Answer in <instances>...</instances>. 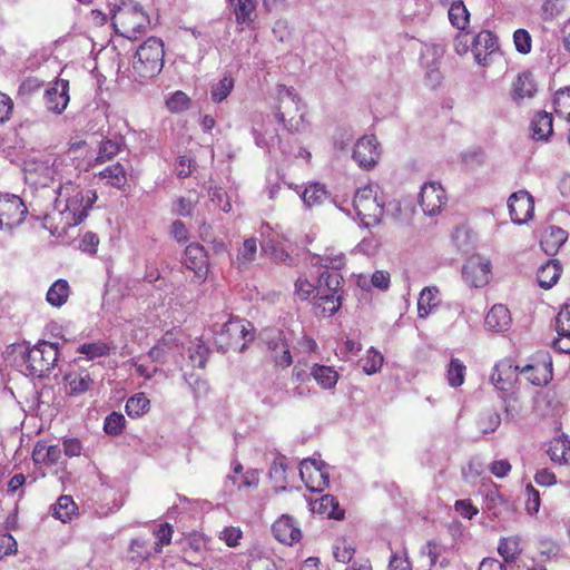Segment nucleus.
I'll use <instances>...</instances> for the list:
<instances>
[{
	"label": "nucleus",
	"mask_w": 570,
	"mask_h": 570,
	"mask_svg": "<svg viewBox=\"0 0 570 570\" xmlns=\"http://www.w3.org/2000/svg\"><path fill=\"white\" fill-rule=\"evenodd\" d=\"M274 362L282 367H288L293 363L289 346L282 334L274 342H269Z\"/></svg>",
	"instance_id": "35"
},
{
	"label": "nucleus",
	"mask_w": 570,
	"mask_h": 570,
	"mask_svg": "<svg viewBox=\"0 0 570 570\" xmlns=\"http://www.w3.org/2000/svg\"><path fill=\"white\" fill-rule=\"evenodd\" d=\"M166 105L171 112H180L189 108L190 99L185 92L178 90L169 97Z\"/></svg>",
	"instance_id": "57"
},
{
	"label": "nucleus",
	"mask_w": 570,
	"mask_h": 570,
	"mask_svg": "<svg viewBox=\"0 0 570 570\" xmlns=\"http://www.w3.org/2000/svg\"><path fill=\"white\" fill-rule=\"evenodd\" d=\"M183 264L194 273L195 282L202 284L209 273V256L205 247L198 243L189 244L184 253Z\"/></svg>",
	"instance_id": "13"
},
{
	"label": "nucleus",
	"mask_w": 570,
	"mask_h": 570,
	"mask_svg": "<svg viewBox=\"0 0 570 570\" xmlns=\"http://www.w3.org/2000/svg\"><path fill=\"white\" fill-rule=\"evenodd\" d=\"M275 539L287 546H293L301 541L303 534L295 520L288 515H281L272 525Z\"/></svg>",
	"instance_id": "18"
},
{
	"label": "nucleus",
	"mask_w": 570,
	"mask_h": 570,
	"mask_svg": "<svg viewBox=\"0 0 570 570\" xmlns=\"http://www.w3.org/2000/svg\"><path fill=\"white\" fill-rule=\"evenodd\" d=\"M527 381L535 386L548 384L552 380V358L547 352L537 353L531 363L520 368Z\"/></svg>",
	"instance_id": "10"
},
{
	"label": "nucleus",
	"mask_w": 570,
	"mask_h": 570,
	"mask_svg": "<svg viewBox=\"0 0 570 570\" xmlns=\"http://www.w3.org/2000/svg\"><path fill=\"white\" fill-rule=\"evenodd\" d=\"M532 137L535 140H548L553 134L552 114L538 111L531 121Z\"/></svg>",
	"instance_id": "30"
},
{
	"label": "nucleus",
	"mask_w": 570,
	"mask_h": 570,
	"mask_svg": "<svg viewBox=\"0 0 570 570\" xmlns=\"http://www.w3.org/2000/svg\"><path fill=\"white\" fill-rule=\"evenodd\" d=\"M27 213V206L19 196L0 194V228L21 224Z\"/></svg>",
	"instance_id": "14"
},
{
	"label": "nucleus",
	"mask_w": 570,
	"mask_h": 570,
	"mask_svg": "<svg viewBox=\"0 0 570 570\" xmlns=\"http://www.w3.org/2000/svg\"><path fill=\"white\" fill-rule=\"evenodd\" d=\"M472 53L478 65L487 67L500 57L497 36L490 30L479 32L472 42Z\"/></svg>",
	"instance_id": "12"
},
{
	"label": "nucleus",
	"mask_w": 570,
	"mask_h": 570,
	"mask_svg": "<svg viewBox=\"0 0 570 570\" xmlns=\"http://www.w3.org/2000/svg\"><path fill=\"white\" fill-rule=\"evenodd\" d=\"M360 361L362 362L363 372L367 375H372L382 368L384 356L381 352L371 347L366 352L365 356H363Z\"/></svg>",
	"instance_id": "43"
},
{
	"label": "nucleus",
	"mask_w": 570,
	"mask_h": 570,
	"mask_svg": "<svg viewBox=\"0 0 570 570\" xmlns=\"http://www.w3.org/2000/svg\"><path fill=\"white\" fill-rule=\"evenodd\" d=\"M22 360L27 375L37 379L48 376L59 360L58 344L40 341L23 353Z\"/></svg>",
	"instance_id": "3"
},
{
	"label": "nucleus",
	"mask_w": 570,
	"mask_h": 570,
	"mask_svg": "<svg viewBox=\"0 0 570 570\" xmlns=\"http://www.w3.org/2000/svg\"><path fill=\"white\" fill-rule=\"evenodd\" d=\"M81 171L73 160H55L52 181L58 183L55 207L43 218V226L53 236L67 234L70 227L81 224L97 202L94 189H82Z\"/></svg>",
	"instance_id": "1"
},
{
	"label": "nucleus",
	"mask_w": 570,
	"mask_h": 570,
	"mask_svg": "<svg viewBox=\"0 0 570 570\" xmlns=\"http://www.w3.org/2000/svg\"><path fill=\"white\" fill-rule=\"evenodd\" d=\"M214 333L219 336L220 343L232 348H245L248 342L255 338L254 327L250 322L230 316L222 325L214 324Z\"/></svg>",
	"instance_id": "7"
},
{
	"label": "nucleus",
	"mask_w": 570,
	"mask_h": 570,
	"mask_svg": "<svg viewBox=\"0 0 570 570\" xmlns=\"http://www.w3.org/2000/svg\"><path fill=\"white\" fill-rule=\"evenodd\" d=\"M446 200L445 190L440 184L431 181L422 186L419 202L426 215L439 214Z\"/></svg>",
	"instance_id": "16"
},
{
	"label": "nucleus",
	"mask_w": 570,
	"mask_h": 570,
	"mask_svg": "<svg viewBox=\"0 0 570 570\" xmlns=\"http://www.w3.org/2000/svg\"><path fill=\"white\" fill-rule=\"evenodd\" d=\"M466 367L459 358H452L448 371L446 379L452 387H459L463 384Z\"/></svg>",
	"instance_id": "47"
},
{
	"label": "nucleus",
	"mask_w": 570,
	"mask_h": 570,
	"mask_svg": "<svg viewBox=\"0 0 570 570\" xmlns=\"http://www.w3.org/2000/svg\"><path fill=\"white\" fill-rule=\"evenodd\" d=\"M318 291V281L311 283L306 277H298L295 282V293L301 299H314Z\"/></svg>",
	"instance_id": "53"
},
{
	"label": "nucleus",
	"mask_w": 570,
	"mask_h": 570,
	"mask_svg": "<svg viewBox=\"0 0 570 570\" xmlns=\"http://www.w3.org/2000/svg\"><path fill=\"white\" fill-rule=\"evenodd\" d=\"M513 43L518 52L527 55L532 49V38L528 30L517 29L513 33Z\"/></svg>",
	"instance_id": "58"
},
{
	"label": "nucleus",
	"mask_w": 570,
	"mask_h": 570,
	"mask_svg": "<svg viewBox=\"0 0 570 570\" xmlns=\"http://www.w3.org/2000/svg\"><path fill=\"white\" fill-rule=\"evenodd\" d=\"M70 296V286L66 279H57L48 289L46 299L53 307L65 305Z\"/></svg>",
	"instance_id": "34"
},
{
	"label": "nucleus",
	"mask_w": 570,
	"mask_h": 570,
	"mask_svg": "<svg viewBox=\"0 0 570 570\" xmlns=\"http://www.w3.org/2000/svg\"><path fill=\"white\" fill-rule=\"evenodd\" d=\"M538 551L543 560H549L558 554L559 546L554 540L546 538L539 541Z\"/></svg>",
	"instance_id": "64"
},
{
	"label": "nucleus",
	"mask_w": 570,
	"mask_h": 570,
	"mask_svg": "<svg viewBox=\"0 0 570 570\" xmlns=\"http://www.w3.org/2000/svg\"><path fill=\"white\" fill-rule=\"evenodd\" d=\"M537 92V83L531 72L525 71L518 76L512 86V98L520 101L525 98L534 97Z\"/></svg>",
	"instance_id": "28"
},
{
	"label": "nucleus",
	"mask_w": 570,
	"mask_h": 570,
	"mask_svg": "<svg viewBox=\"0 0 570 570\" xmlns=\"http://www.w3.org/2000/svg\"><path fill=\"white\" fill-rule=\"evenodd\" d=\"M120 150L119 145L112 140H105L100 144L98 155L95 159L96 165H101L114 158Z\"/></svg>",
	"instance_id": "55"
},
{
	"label": "nucleus",
	"mask_w": 570,
	"mask_h": 570,
	"mask_svg": "<svg viewBox=\"0 0 570 570\" xmlns=\"http://www.w3.org/2000/svg\"><path fill=\"white\" fill-rule=\"evenodd\" d=\"M540 493L539 491L532 485L528 484L525 487V509L529 513H537L540 509Z\"/></svg>",
	"instance_id": "62"
},
{
	"label": "nucleus",
	"mask_w": 570,
	"mask_h": 570,
	"mask_svg": "<svg viewBox=\"0 0 570 570\" xmlns=\"http://www.w3.org/2000/svg\"><path fill=\"white\" fill-rule=\"evenodd\" d=\"M234 88V79L230 76H225L216 85L213 86L210 95L214 102H222L225 100Z\"/></svg>",
	"instance_id": "52"
},
{
	"label": "nucleus",
	"mask_w": 570,
	"mask_h": 570,
	"mask_svg": "<svg viewBox=\"0 0 570 570\" xmlns=\"http://www.w3.org/2000/svg\"><path fill=\"white\" fill-rule=\"evenodd\" d=\"M556 331L558 337L553 341V347L570 354V305L562 306L556 316Z\"/></svg>",
	"instance_id": "22"
},
{
	"label": "nucleus",
	"mask_w": 570,
	"mask_h": 570,
	"mask_svg": "<svg viewBox=\"0 0 570 570\" xmlns=\"http://www.w3.org/2000/svg\"><path fill=\"white\" fill-rule=\"evenodd\" d=\"M129 553L134 561H145L151 556L147 541L141 539L131 540Z\"/></svg>",
	"instance_id": "59"
},
{
	"label": "nucleus",
	"mask_w": 570,
	"mask_h": 570,
	"mask_svg": "<svg viewBox=\"0 0 570 570\" xmlns=\"http://www.w3.org/2000/svg\"><path fill=\"white\" fill-rule=\"evenodd\" d=\"M504 413L505 419L509 421H515L523 417L525 413L523 400L515 393L507 395L504 399Z\"/></svg>",
	"instance_id": "42"
},
{
	"label": "nucleus",
	"mask_w": 570,
	"mask_h": 570,
	"mask_svg": "<svg viewBox=\"0 0 570 570\" xmlns=\"http://www.w3.org/2000/svg\"><path fill=\"white\" fill-rule=\"evenodd\" d=\"M562 272V267L557 259H550L546 264L541 265L538 271V283L539 286L546 289L551 288L557 284Z\"/></svg>",
	"instance_id": "31"
},
{
	"label": "nucleus",
	"mask_w": 570,
	"mask_h": 570,
	"mask_svg": "<svg viewBox=\"0 0 570 570\" xmlns=\"http://www.w3.org/2000/svg\"><path fill=\"white\" fill-rule=\"evenodd\" d=\"M520 368L511 358H503L494 365L490 380L498 390L510 391L518 380Z\"/></svg>",
	"instance_id": "17"
},
{
	"label": "nucleus",
	"mask_w": 570,
	"mask_h": 570,
	"mask_svg": "<svg viewBox=\"0 0 570 570\" xmlns=\"http://www.w3.org/2000/svg\"><path fill=\"white\" fill-rule=\"evenodd\" d=\"M509 214L514 224H524L533 217L534 199L527 190H518L508 199Z\"/></svg>",
	"instance_id": "15"
},
{
	"label": "nucleus",
	"mask_w": 570,
	"mask_h": 570,
	"mask_svg": "<svg viewBox=\"0 0 570 570\" xmlns=\"http://www.w3.org/2000/svg\"><path fill=\"white\" fill-rule=\"evenodd\" d=\"M299 475L305 487L311 492H322L330 484V474L324 462L314 459L303 460Z\"/></svg>",
	"instance_id": "9"
},
{
	"label": "nucleus",
	"mask_w": 570,
	"mask_h": 570,
	"mask_svg": "<svg viewBox=\"0 0 570 570\" xmlns=\"http://www.w3.org/2000/svg\"><path fill=\"white\" fill-rule=\"evenodd\" d=\"M491 274V262L479 254L471 255L463 265V279L473 287H484L488 285Z\"/></svg>",
	"instance_id": "11"
},
{
	"label": "nucleus",
	"mask_w": 570,
	"mask_h": 570,
	"mask_svg": "<svg viewBox=\"0 0 570 570\" xmlns=\"http://www.w3.org/2000/svg\"><path fill=\"white\" fill-rule=\"evenodd\" d=\"M570 453V442L561 438L552 439L547 449V454L552 462L557 464L568 463V455Z\"/></svg>",
	"instance_id": "37"
},
{
	"label": "nucleus",
	"mask_w": 570,
	"mask_h": 570,
	"mask_svg": "<svg viewBox=\"0 0 570 570\" xmlns=\"http://www.w3.org/2000/svg\"><path fill=\"white\" fill-rule=\"evenodd\" d=\"M66 393L70 396H78L90 390L94 380L87 370L70 368L63 375Z\"/></svg>",
	"instance_id": "20"
},
{
	"label": "nucleus",
	"mask_w": 570,
	"mask_h": 570,
	"mask_svg": "<svg viewBox=\"0 0 570 570\" xmlns=\"http://www.w3.org/2000/svg\"><path fill=\"white\" fill-rule=\"evenodd\" d=\"M302 198L309 207L320 205L326 198L325 187L318 183L311 184L305 188Z\"/></svg>",
	"instance_id": "51"
},
{
	"label": "nucleus",
	"mask_w": 570,
	"mask_h": 570,
	"mask_svg": "<svg viewBox=\"0 0 570 570\" xmlns=\"http://www.w3.org/2000/svg\"><path fill=\"white\" fill-rule=\"evenodd\" d=\"M343 258L337 257L325 264V269L318 275V291L313 299L314 313L318 317H330L341 307L340 284L342 276L338 269Z\"/></svg>",
	"instance_id": "2"
},
{
	"label": "nucleus",
	"mask_w": 570,
	"mask_h": 570,
	"mask_svg": "<svg viewBox=\"0 0 570 570\" xmlns=\"http://www.w3.org/2000/svg\"><path fill=\"white\" fill-rule=\"evenodd\" d=\"M497 550L505 563H513L523 552L522 538L519 534L502 537Z\"/></svg>",
	"instance_id": "27"
},
{
	"label": "nucleus",
	"mask_w": 570,
	"mask_h": 570,
	"mask_svg": "<svg viewBox=\"0 0 570 570\" xmlns=\"http://www.w3.org/2000/svg\"><path fill=\"white\" fill-rule=\"evenodd\" d=\"M125 416L118 412H111L105 419L104 430L107 434L119 435L125 426Z\"/></svg>",
	"instance_id": "54"
},
{
	"label": "nucleus",
	"mask_w": 570,
	"mask_h": 570,
	"mask_svg": "<svg viewBox=\"0 0 570 570\" xmlns=\"http://www.w3.org/2000/svg\"><path fill=\"white\" fill-rule=\"evenodd\" d=\"M262 252L269 256L275 262H284L288 258V253L284 248L283 244L278 239V235L272 230L268 225H263L261 228Z\"/></svg>",
	"instance_id": "21"
},
{
	"label": "nucleus",
	"mask_w": 570,
	"mask_h": 570,
	"mask_svg": "<svg viewBox=\"0 0 570 570\" xmlns=\"http://www.w3.org/2000/svg\"><path fill=\"white\" fill-rule=\"evenodd\" d=\"M448 14L451 24L459 30H465L470 23V12L463 0L458 3L453 2V4H450Z\"/></svg>",
	"instance_id": "40"
},
{
	"label": "nucleus",
	"mask_w": 570,
	"mask_h": 570,
	"mask_svg": "<svg viewBox=\"0 0 570 570\" xmlns=\"http://www.w3.org/2000/svg\"><path fill=\"white\" fill-rule=\"evenodd\" d=\"M149 404L150 402L144 393L135 394L126 403V413L130 417H139L148 411Z\"/></svg>",
	"instance_id": "45"
},
{
	"label": "nucleus",
	"mask_w": 570,
	"mask_h": 570,
	"mask_svg": "<svg viewBox=\"0 0 570 570\" xmlns=\"http://www.w3.org/2000/svg\"><path fill=\"white\" fill-rule=\"evenodd\" d=\"M384 213V199L377 185L358 188V219L366 228L377 226Z\"/></svg>",
	"instance_id": "8"
},
{
	"label": "nucleus",
	"mask_w": 570,
	"mask_h": 570,
	"mask_svg": "<svg viewBox=\"0 0 570 570\" xmlns=\"http://www.w3.org/2000/svg\"><path fill=\"white\" fill-rule=\"evenodd\" d=\"M109 352L110 347L108 344L101 341L83 343L78 347V353L86 355L88 360L106 356Z\"/></svg>",
	"instance_id": "50"
},
{
	"label": "nucleus",
	"mask_w": 570,
	"mask_h": 570,
	"mask_svg": "<svg viewBox=\"0 0 570 570\" xmlns=\"http://www.w3.org/2000/svg\"><path fill=\"white\" fill-rule=\"evenodd\" d=\"M78 507L70 495H61L53 507V515L62 522H68L77 513Z\"/></svg>",
	"instance_id": "41"
},
{
	"label": "nucleus",
	"mask_w": 570,
	"mask_h": 570,
	"mask_svg": "<svg viewBox=\"0 0 570 570\" xmlns=\"http://www.w3.org/2000/svg\"><path fill=\"white\" fill-rule=\"evenodd\" d=\"M501 423V417L495 411H487L478 421L479 429L483 433L494 432Z\"/></svg>",
	"instance_id": "56"
},
{
	"label": "nucleus",
	"mask_w": 570,
	"mask_h": 570,
	"mask_svg": "<svg viewBox=\"0 0 570 570\" xmlns=\"http://www.w3.org/2000/svg\"><path fill=\"white\" fill-rule=\"evenodd\" d=\"M174 528L171 524L165 522L159 524L154 530L156 542L154 546L155 553H161L165 546H169L173 539Z\"/></svg>",
	"instance_id": "48"
},
{
	"label": "nucleus",
	"mask_w": 570,
	"mask_h": 570,
	"mask_svg": "<svg viewBox=\"0 0 570 570\" xmlns=\"http://www.w3.org/2000/svg\"><path fill=\"white\" fill-rule=\"evenodd\" d=\"M311 375L325 390L334 387L338 379V374L333 367L318 364L312 366Z\"/></svg>",
	"instance_id": "36"
},
{
	"label": "nucleus",
	"mask_w": 570,
	"mask_h": 570,
	"mask_svg": "<svg viewBox=\"0 0 570 570\" xmlns=\"http://www.w3.org/2000/svg\"><path fill=\"white\" fill-rule=\"evenodd\" d=\"M257 243L255 238H247L238 249L236 262L238 266H245L256 258Z\"/></svg>",
	"instance_id": "49"
},
{
	"label": "nucleus",
	"mask_w": 570,
	"mask_h": 570,
	"mask_svg": "<svg viewBox=\"0 0 570 570\" xmlns=\"http://www.w3.org/2000/svg\"><path fill=\"white\" fill-rule=\"evenodd\" d=\"M287 462L284 455H277L274 458L269 468V478L276 482L286 481Z\"/></svg>",
	"instance_id": "60"
},
{
	"label": "nucleus",
	"mask_w": 570,
	"mask_h": 570,
	"mask_svg": "<svg viewBox=\"0 0 570 570\" xmlns=\"http://www.w3.org/2000/svg\"><path fill=\"white\" fill-rule=\"evenodd\" d=\"M568 233L559 226L551 225L541 235L540 246L547 255H556L567 242Z\"/></svg>",
	"instance_id": "25"
},
{
	"label": "nucleus",
	"mask_w": 570,
	"mask_h": 570,
	"mask_svg": "<svg viewBox=\"0 0 570 570\" xmlns=\"http://www.w3.org/2000/svg\"><path fill=\"white\" fill-rule=\"evenodd\" d=\"M381 157L380 144L374 135L358 139V166L372 169Z\"/></svg>",
	"instance_id": "23"
},
{
	"label": "nucleus",
	"mask_w": 570,
	"mask_h": 570,
	"mask_svg": "<svg viewBox=\"0 0 570 570\" xmlns=\"http://www.w3.org/2000/svg\"><path fill=\"white\" fill-rule=\"evenodd\" d=\"M439 288L436 286L424 287L417 299V312L420 317H426L433 308L439 306Z\"/></svg>",
	"instance_id": "33"
},
{
	"label": "nucleus",
	"mask_w": 570,
	"mask_h": 570,
	"mask_svg": "<svg viewBox=\"0 0 570 570\" xmlns=\"http://www.w3.org/2000/svg\"><path fill=\"white\" fill-rule=\"evenodd\" d=\"M164 56L163 40L149 37L136 51L134 69L141 78H153L161 71Z\"/></svg>",
	"instance_id": "6"
},
{
	"label": "nucleus",
	"mask_w": 570,
	"mask_h": 570,
	"mask_svg": "<svg viewBox=\"0 0 570 570\" xmlns=\"http://www.w3.org/2000/svg\"><path fill=\"white\" fill-rule=\"evenodd\" d=\"M317 511L336 520H341L344 517V511L340 509L336 498L331 494L323 495L320 499Z\"/></svg>",
	"instance_id": "44"
},
{
	"label": "nucleus",
	"mask_w": 570,
	"mask_h": 570,
	"mask_svg": "<svg viewBox=\"0 0 570 570\" xmlns=\"http://www.w3.org/2000/svg\"><path fill=\"white\" fill-rule=\"evenodd\" d=\"M233 7L235 20L237 24L249 26L254 21V13L256 10L255 0H227Z\"/></svg>",
	"instance_id": "32"
},
{
	"label": "nucleus",
	"mask_w": 570,
	"mask_h": 570,
	"mask_svg": "<svg viewBox=\"0 0 570 570\" xmlns=\"http://www.w3.org/2000/svg\"><path fill=\"white\" fill-rule=\"evenodd\" d=\"M209 353L208 346L202 341L194 343L188 350L191 366L196 368L205 367Z\"/></svg>",
	"instance_id": "46"
},
{
	"label": "nucleus",
	"mask_w": 570,
	"mask_h": 570,
	"mask_svg": "<svg viewBox=\"0 0 570 570\" xmlns=\"http://www.w3.org/2000/svg\"><path fill=\"white\" fill-rule=\"evenodd\" d=\"M355 554V542L352 538H337L333 547V556L337 562L348 563Z\"/></svg>",
	"instance_id": "39"
},
{
	"label": "nucleus",
	"mask_w": 570,
	"mask_h": 570,
	"mask_svg": "<svg viewBox=\"0 0 570 570\" xmlns=\"http://www.w3.org/2000/svg\"><path fill=\"white\" fill-rule=\"evenodd\" d=\"M243 537V532L238 527H226L219 535L227 547L235 548L239 546V541Z\"/></svg>",
	"instance_id": "61"
},
{
	"label": "nucleus",
	"mask_w": 570,
	"mask_h": 570,
	"mask_svg": "<svg viewBox=\"0 0 570 570\" xmlns=\"http://www.w3.org/2000/svg\"><path fill=\"white\" fill-rule=\"evenodd\" d=\"M98 177L105 181L106 185L121 189L127 185V171L125 167L120 163H114L101 171H99Z\"/></svg>",
	"instance_id": "29"
},
{
	"label": "nucleus",
	"mask_w": 570,
	"mask_h": 570,
	"mask_svg": "<svg viewBox=\"0 0 570 570\" xmlns=\"http://www.w3.org/2000/svg\"><path fill=\"white\" fill-rule=\"evenodd\" d=\"M511 314L503 304H495L485 316V326L493 332L507 331L511 325Z\"/></svg>",
	"instance_id": "26"
},
{
	"label": "nucleus",
	"mask_w": 570,
	"mask_h": 570,
	"mask_svg": "<svg viewBox=\"0 0 570 570\" xmlns=\"http://www.w3.org/2000/svg\"><path fill=\"white\" fill-rule=\"evenodd\" d=\"M35 465L52 466L58 464L61 459V449L59 445H49L46 441L36 442L32 454Z\"/></svg>",
	"instance_id": "24"
},
{
	"label": "nucleus",
	"mask_w": 570,
	"mask_h": 570,
	"mask_svg": "<svg viewBox=\"0 0 570 570\" xmlns=\"http://www.w3.org/2000/svg\"><path fill=\"white\" fill-rule=\"evenodd\" d=\"M278 96L279 105L275 114L277 121L291 134L301 131L305 120L301 97L284 85L279 86Z\"/></svg>",
	"instance_id": "5"
},
{
	"label": "nucleus",
	"mask_w": 570,
	"mask_h": 570,
	"mask_svg": "<svg viewBox=\"0 0 570 570\" xmlns=\"http://www.w3.org/2000/svg\"><path fill=\"white\" fill-rule=\"evenodd\" d=\"M69 102V81L58 79L45 92V104L49 111L61 114Z\"/></svg>",
	"instance_id": "19"
},
{
	"label": "nucleus",
	"mask_w": 570,
	"mask_h": 570,
	"mask_svg": "<svg viewBox=\"0 0 570 570\" xmlns=\"http://www.w3.org/2000/svg\"><path fill=\"white\" fill-rule=\"evenodd\" d=\"M455 511L465 519L471 520L479 513V509L470 499L456 500L454 503Z\"/></svg>",
	"instance_id": "63"
},
{
	"label": "nucleus",
	"mask_w": 570,
	"mask_h": 570,
	"mask_svg": "<svg viewBox=\"0 0 570 570\" xmlns=\"http://www.w3.org/2000/svg\"><path fill=\"white\" fill-rule=\"evenodd\" d=\"M554 114L567 121H570V86L558 89L553 95Z\"/></svg>",
	"instance_id": "38"
},
{
	"label": "nucleus",
	"mask_w": 570,
	"mask_h": 570,
	"mask_svg": "<svg viewBox=\"0 0 570 570\" xmlns=\"http://www.w3.org/2000/svg\"><path fill=\"white\" fill-rule=\"evenodd\" d=\"M118 35L136 40L149 24V17L139 4L124 3L111 17Z\"/></svg>",
	"instance_id": "4"
}]
</instances>
